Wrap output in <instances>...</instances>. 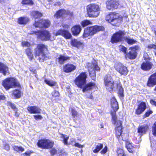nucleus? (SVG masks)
Listing matches in <instances>:
<instances>
[{
    "instance_id": "dca6fc26",
    "label": "nucleus",
    "mask_w": 156,
    "mask_h": 156,
    "mask_svg": "<svg viewBox=\"0 0 156 156\" xmlns=\"http://www.w3.org/2000/svg\"><path fill=\"white\" fill-rule=\"evenodd\" d=\"M90 34L91 35H93L97 32L101 31H103L104 30V28L102 26H95L88 28Z\"/></svg>"
},
{
    "instance_id": "bb28decb",
    "label": "nucleus",
    "mask_w": 156,
    "mask_h": 156,
    "mask_svg": "<svg viewBox=\"0 0 156 156\" xmlns=\"http://www.w3.org/2000/svg\"><path fill=\"white\" fill-rule=\"evenodd\" d=\"M148 129L147 126L144 125L139 126L138 129V132L140 135L145 134Z\"/></svg>"
},
{
    "instance_id": "6e6552de",
    "label": "nucleus",
    "mask_w": 156,
    "mask_h": 156,
    "mask_svg": "<svg viewBox=\"0 0 156 156\" xmlns=\"http://www.w3.org/2000/svg\"><path fill=\"white\" fill-rule=\"evenodd\" d=\"M111 101V107L114 111L113 112L111 113L112 116V122L113 124H116V122L119 120L117 119L115 112L119 108L116 99L114 97H113L112 98Z\"/></svg>"
},
{
    "instance_id": "c9c22d12",
    "label": "nucleus",
    "mask_w": 156,
    "mask_h": 156,
    "mask_svg": "<svg viewBox=\"0 0 156 156\" xmlns=\"http://www.w3.org/2000/svg\"><path fill=\"white\" fill-rule=\"evenodd\" d=\"M69 58L68 57L62 55L59 58V62L60 64H62L64 62L68 59Z\"/></svg>"
},
{
    "instance_id": "c03bdc74",
    "label": "nucleus",
    "mask_w": 156,
    "mask_h": 156,
    "mask_svg": "<svg viewBox=\"0 0 156 156\" xmlns=\"http://www.w3.org/2000/svg\"><path fill=\"white\" fill-rule=\"evenodd\" d=\"M91 23L88 20H84L81 22V24L83 27H85L88 25L91 24Z\"/></svg>"
},
{
    "instance_id": "774afa93",
    "label": "nucleus",
    "mask_w": 156,
    "mask_h": 156,
    "mask_svg": "<svg viewBox=\"0 0 156 156\" xmlns=\"http://www.w3.org/2000/svg\"><path fill=\"white\" fill-rule=\"evenodd\" d=\"M11 107L13 109H15L16 108V107L14 106V105L13 104H11Z\"/></svg>"
},
{
    "instance_id": "0e129e2a",
    "label": "nucleus",
    "mask_w": 156,
    "mask_h": 156,
    "mask_svg": "<svg viewBox=\"0 0 156 156\" xmlns=\"http://www.w3.org/2000/svg\"><path fill=\"white\" fill-rule=\"evenodd\" d=\"M5 99V97L4 95H0V101L3 100Z\"/></svg>"
},
{
    "instance_id": "69168bd1",
    "label": "nucleus",
    "mask_w": 156,
    "mask_h": 156,
    "mask_svg": "<svg viewBox=\"0 0 156 156\" xmlns=\"http://www.w3.org/2000/svg\"><path fill=\"white\" fill-rule=\"evenodd\" d=\"M7 0H0V2L1 3H3L7 2Z\"/></svg>"
},
{
    "instance_id": "5fc2aeb1",
    "label": "nucleus",
    "mask_w": 156,
    "mask_h": 156,
    "mask_svg": "<svg viewBox=\"0 0 156 156\" xmlns=\"http://www.w3.org/2000/svg\"><path fill=\"white\" fill-rule=\"evenodd\" d=\"M152 111L150 110L148 111L145 114L144 117H148L151 114H152Z\"/></svg>"
},
{
    "instance_id": "423d86ee",
    "label": "nucleus",
    "mask_w": 156,
    "mask_h": 156,
    "mask_svg": "<svg viewBox=\"0 0 156 156\" xmlns=\"http://www.w3.org/2000/svg\"><path fill=\"white\" fill-rule=\"evenodd\" d=\"M115 126V131L117 137L119 140H122L126 141L127 139L128 134L127 133L123 134L122 133V127L121 126L122 122L120 120H119L116 122V124H114Z\"/></svg>"
},
{
    "instance_id": "8fccbe9b",
    "label": "nucleus",
    "mask_w": 156,
    "mask_h": 156,
    "mask_svg": "<svg viewBox=\"0 0 156 156\" xmlns=\"http://www.w3.org/2000/svg\"><path fill=\"white\" fill-rule=\"evenodd\" d=\"M22 44L23 46L27 47H29L31 45L30 43L25 41H23L22 43Z\"/></svg>"
},
{
    "instance_id": "49530a36",
    "label": "nucleus",
    "mask_w": 156,
    "mask_h": 156,
    "mask_svg": "<svg viewBox=\"0 0 156 156\" xmlns=\"http://www.w3.org/2000/svg\"><path fill=\"white\" fill-rule=\"evenodd\" d=\"M61 137L63 139L64 143L65 144H67L68 143L67 140L69 138V136L66 135L62 134Z\"/></svg>"
},
{
    "instance_id": "f3484780",
    "label": "nucleus",
    "mask_w": 156,
    "mask_h": 156,
    "mask_svg": "<svg viewBox=\"0 0 156 156\" xmlns=\"http://www.w3.org/2000/svg\"><path fill=\"white\" fill-rule=\"evenodd\" d=\"M155 85H156V73L151 76L147 82V86L149 87H153Z\"/></svg>"
},
{
    "instance_id": "680f3d73",
    "label": "nucleus",
    "mask_w": 156,
    "mask_h": 156,
    "mask_svg": "<svg viewBox=\"0 0 156 156\" xmlns=\"http://www.w3.org/2000/svg\"><path fill=\"white\" fill-rule=\"evenodd\" d=\"M4 147L7 150H9V146L8 144H5Z\"/></svg>"
},
{
    "instance_id": "ea45409f",
    "label": "nucleus",
    "mask_w": 156,
    "mask_h": 156,
    "mask_svg": "<svg viewBox=\"0 0 156 156\" xmlns=\"http://www.w3.org/2000/svg\"><path fill=\"white\" fill-rule=\"evenodd\" d=\"M44 82L48 85L51 86H53L55 85L56 83L55 81L48 80H45Z\"/></svg>"
},
{
    "instance_id": "f03ea898",
    "label": "nucleus",
    "mask_w": 156,
    "mask_h": 156,
    "mask_svg": "<svg viewBox=\"0 0 156 156\" xmlns=\"http://www.w3.org/2000/svg\"><path fill=\"white\" fill-rule=\"evenodd\" d=\"M48 48L47 46L44 44H37L34 50L36 58L40 62H43L48 58L47 56Z\"/></svg>"
},
{
    "instance_id": "de8ad7c7",
    "label": "nucleus",
    "mask_w": 156,
    "mask_h": 156,
    "mask_svg": "<svg viewBox=\"0 0 156 156\" xmlns=\"http://www.w3.org/2000/svg\"><path fill=\"white\" fill-rule=\"evenodd\" d=\"M22 3L23 4H28L30 5L33 4V2L32 0H23Z\"/></svg>"
},
{
    "instance_id": "58836bf2",
    "label": "nucleus",
    "mask_w": 156,
    "mask_h": 156,
    "mask_svg": "<svg viewBox=\"0 0 156 156\" xmlns=\"http://www.w3.org/2000/svg\"><path fill=\"white\" fill-rule=\"evenodd\" d=\"M71 112L72 116L75 118L77 119L79 118V114L74 109L72 108L71 110Z\"/></svg>"
},
{
    "instance_id": "6e6d98bb",
    "label": "nucleus",
    "mask_w": 156,
    "mask_h": 156,
    "mask_svg": "<svg viewBox=\"0 0 156 156\" xmlns=\"http://www.w3.org/2000/svg\"><path fill=\"white\" fill-rule=\"evenodd\" d=\"M147 48H153L154 49H156V45L155 44H150L147 46Z\"/></svg>"
},
{
    "instance_id": "e2e57ef3",
    "label": "nucleus",
    "mask_w": 156,
    "mask_h": 156,
    "mask_svg": "<svg viewBox=\"0 0 156 156\" xmlns=\"http://www.w3.org/2000/svg\"><path fill=\"white\" fill-rule=\"evenodd\" d=\"M87 98H89L92 99H93V96L92 95L91 93V94H90L89 95H88V94L87 95Z\"/></svg>"
},
{
    "instance_id": "c756f323",
    "label": "nucleus",
    "mask_w": 156,
    "mask_h": 156,
    "mask_svg": "<svg viewBox=\"0 0 156 156\" xmlns=\"http://www.w3.org/2000/svg\"><path fill=\"white\" fill-rule=\"evenodd\" d=\"M12 94L15 98H19L21 96V92L19 90H15L13 91Z\"/></svg>"
},
{
    "instance_id": "c85d7f7f",
    "label": "nucleus",
    "mask_w": 156,
    "mask_h": 156,
    "mask_svg": "<svg viewBox=\"0 0 156 156\" xmlns=\"http://www.w3.org/2000/svg\"><path fill=\"white\" fill-rule=\"evenodd\" d=\"M117 89L119 90L118 94L120 97H123V90L122 87L120 83L116 84Z\"/></svg>"
},
{
    "instance_id": "473e14b6",
    "label": "nucleus",
    "mask_w": 156,
    "mask_h": 156,
    "mask_svg": "<svg viewBox=\"0 0 156 156\" xmlns=\"http://www.w3.org/2000/svg\"><path fill=\"white\" fill-rule=\"evenodd\" d=\"M31 14L33 16L35 19H37V18L40 17L42 16L41 13L39 12L38 11H34L32 12Z\"/></svg>"
},
{
    "instance_id": "f8f14e48",
    "label": "nucleus",
    "mask_w": 156,
    "mask_h": 156,
    "mask_svg": "<svg viewBox=\"0 0 156 156\" xmlns=\"http://www.w3.org/2000/svg\"><path fill=\"white\" fill-rule=\"evenodd\" d=\"M30 34H35L37 36L38 38H42L45 37L48 39V38H50L51 36L50 34L46 30L31 32Z\"/></svg>"
},
{
    "instance_id": "5701e85b",
    "label": "nucleus",
    "mask_w": 156,
    "mask_h": 156,
    "mask_svg": "<svg viewBox=\"0 0 156 156\" xmlns=\"http://www.w3.org/2000/svg\"><path fill=\"white\" fill-rule=\"evenodd\" d=\"M146 104L144 102H141L138 106V108L136 109V114L139 115L142 113L146 109Z\"/></svg>"
},
{
    "instance_id": "39448f33",
    "label": "nucleus",
    "mask_w": 156,
    "mask_h": 156,
    "mask_svg": "<svg viewBox=\"0 0 156 156\" xmlns=\"http://www.w3.org/2000/svg\"><path fill=\"white\" fill-rule=\"evenodd\" d=\"M2 85L7 90L16 87H20L19 83L13 78H9L5 79L3 81Z\"/></svg>"
},
{
    "instance_id": "72a5a7b5",
    "label": "nucleus",
    "mask_w": 156,
    "mask_h": 156,
    "mask_svg": "<svg viewBox=\"0 0 156 156\" xmlns=\"http://www.w3.org/2000/svg\"><path fill=\"white\" fill-rule=\"evenodd\" d=\"M103 147V145L102 144L100 143L98 144L96 146L95 148L93 149V152L94 153H97Z\"/></svg>"
},
{
    "instance_id": "4d7b16f0",
    "label": "nucleus",
    "mask_w": 156,
    "mask_h": 156,
    "mask_svg": "<svg viewBox=\"0 0 156 156\" xmlns=\"http://www.w3.org/2000/svg\"><path fill=\"white\" fill-rule=\"evenodd\" d=\"M107 146H105V147L103 149V150L101 151V154H105L107 151Z\"/></svg>"
},
{
    "instance_id": "f704fd0d",
    "label": "nucleus",
    "mask_w": 156,
    "mask_h": 156,
    "mask_svg": "<svg viewBox=\"0 0 156 156\" xmlns=\"http://www.w3.org/2000/svg\"><path fill=\"white\" fill-rule=\"evenodd\" d=\"M117 156H125V155L123 150L121 148H118L116 151Z\"/></svg>"
},
{
    "instance_id": "2eb2a0df",
    "label": "nucleus",
    "mask_w": 156,
    "mask_h": 156,
    "mask_svg": "<svg viewBox=\"0 0 156 156\" xmlns=\"http://www.w3.org/2000/svg\"><path fill=\"white\" fill-rule=\"evenodd\" d=\"M61 35L66 39L72 38V36L70 33L66 30H59L57 32L56 35Z\"/></svg>"
},
{
    "instance_id": "393cba45",
    "label": "nucleus",
    "mask_w": 156,
    "mask_h": 156,
    "mask_svg": "<svg viewBox=\"0 0 156 156\" xmlns=\"http://www.w3.org/2000/svg\"><path fill=\"white\" fill-rule=\"evenodd\" d=\"M9 72L8 67L5 65L0 62V73L5 75Z\"/></svg>"
},
{
    "instance_id": "7ed1b4c3",
    "label": "nucleus",
    "mask_w": 156,
    "mask_h": 156,
    "mask_svg": "<svg viewBox=\"0 0 156 156\" xmlns=\"http://www.w3.org/2000/svg\"><path fill=\"white\" fill-rule=\"evenodd\" d=\"M87 14L91 17H97L100 12V8L98 5L95 4L89 5L87 7Z\"/></svg>"
},
{
    "instance_id": "37998d69",
    "label": "nucleus",
    "mask_w": 156,
    "mask_h": 156,
    "mask_svg": "<svg viewBox=\"0 0 156 156\" xmlns=\"http://www.w3.org/2000/svg\"><path fill=\"white\" fill-rule=\"evenodd\" d=\"M119 48L120 51L122 52L124 55H126L127 48L122 45L119 46Z\"/></svg>"
},
{
    "instance_id": "b1692460",
    "label": "nucleus",
    "mask_w": 156,
    "mask_h": 156,
    "mask_svg": "<svg viewBox=\"0 0 156 156\" xmlns=\"http://www.w3.org/2000/svg\"><path fill=\"white\" fill-rule=\"evenodd\" d=\"M81 30V26L80 25H76L71 28V31L73 35L77 36L80 33Z\"/></svg>"
},
{
    "instance_id": "a18cd8bd",
    "label": "nucleus",
    "mask_w": 156,
    "mask_h": 156,
    "mask_svg": "<svg viewBox=\"0 0 156 156\" xmlns=\"http://www.w3.org/2000/svg\"><path fill=\"white\" fill-rule=\"evenodd\" d=\"M14 150L17 151L19 152V151L22 152L24 151V149L21 147H18V146H14L13 147Z\"/></svg>"
},
{
    "instance_id": "864d4df0",
    "label": "nucleus",
    "mask_w": 156,
    "mask_h": 156,
    "mask_svg": "<svg viewBox=\"0 0 156 156\" xmlns=\"http://www.w3.org/2000/svg\"><path fill=\"white\" fill-rule=\"evenodd\" d=\"M57 151L56 149L53 148L50 151V153L51 155H54L57 153Z\"/></svg>"
},
{
    "instance_id": "f257e3e1",
    "label": "nucleus",
    "mask_w": 156,
    "mask_h": 156,
    "mask_svg": "<svg viewBox=\"0 0 156 156\" xmlns=\"http://www.w3.org/2000/svg\"><path fill=\"white\" fill-rule=\"evenodd\" d=\"M86 78L87 75L86 73H82L76 78L75 80L76 84L80 88H83V92L91 90L96 87V84L94 83L90 82L83 87V86L86 83Z\"/></svg>"
},
{
    "instance_id": "2f4dec72",
    "label": "nucleus",
    "mask_w": 156,
    "mask_h": 156,
    "mask_svg": "<svg viewBox=\"0 0 156 156\" xmlns=\"http://www.w3.org/2000/svg\"><path fill=\"white\" fill-rule=\"evenodd\" d=\"M26 52L30 60H32L34 57L32 50L29 48H27L26 50Z\"/></svg>"
},
{
    "instance_id": "4c0bfd02",
    "label": "nucleus",
    "mask_w": 156,
    "mask_h": 156,
    "mask_svg": "<svg viewBox=\"0 0 156 156\" xmlns=\"http://www.w3.org/2000/svg\"><path fill=\"white\" fill-rule=\"evenodd\" d=\"M126 144V147L129 151L130 152H132L133 151L132 149L133 148V146H132L131 144L129 142H127Z\"/></svg>"
},
{
    "instance_id": "13d9d810",
    "label": "nucleus",
    "mask_w": 156,
    "mask_h": 156,
    "mask_svg": "<svg viewBox=\"0 0 156 156\" xmlns=\"http://www.w3.org/2000/svg\"><path fill=\"white\" fill-rule=\"evenodd\" d=\"M74 145L77 147L79 148H82L83 147V145H81L78 143H75L74 144Z\"/></svg>"
},
{
    "instance_id": "052dcab7",
    "label": "nucleus",
    "mask_w": 156,
    "mask_h": 156,
    "mask_svg": "<svg viewBox=\"0 0 156 156\" xmlns=\"http://www.w3.org/2000/svg\"><path fill=\"white\" fill-rule=\"evenodd\" d=\"M150 103L152 105H154L156 106V101H154L153 100H151L150 101Z\"/></svg>"
},
{
    "instance_id": "ddd939ff",
    "label": "nucleus",
    "mask_w": 156,
    "mask_h": 156,
    "mask_svg": "<svg viewBox=\"0 0 156 156\" xmlns=\"http://www.w3.org/2000/svg\"><path fill=\"white\" fill-rule=\"evenodd\" d=\"M107 8L109 10H113L118 8L119 5L118 2L115 0H111L106 2Z\"/></svg>"
},
{
    "instance_id": "603ef678",
    "label": "nucleus",
    "mask_w": 156,
    "mask_h": 156,
    "mask_svg": "<svg viewBox=\"0 0 156 156\" xmlns=\"http://www.w3.org/2000/svg\"><path fill=\"white\" fill-rule=\"evenodd\" d=\"M34 118L36 120H39L41 119H42V117L40 115H34Z\"/></svg>"
},
{
    "instance_id": "338daca9",
    "label": "nucleus",
    "mask_w": 156,
    "mask_h": 156,
    "mask_svg": "<svg viewBox=\"0 0 156 156\" xmlns=\"http://www.w3.org/2000/svg\"><path fill=\"white\" fill-rule=\"evenodd\" d=\"M67 155V154L66 153L64 152L62 153L60 155V156H66Z\"/></svg>"
},
{
    "instance_id": "9b49d317",
    "label": "nucleus",
    "mask_w": 156,
    "mask_h": 156,
    "mask_svg": "<svg viewBox=\"0 0 156 156\" xmlns=\"http://www.w3.org/2000/svg\"><path fill=\"white\" fill-rule=\"evenodd\" d=\"M115 67L116 70L122 75H126L128 73V71L127 67L121 63L116 64Z\"/></svg>"
},
{
    "instance_id": "6ab92c4d",
    "label": "nucleus",
    "mask_w": 156,
    "mask_h": 156,
    "mask_svg": "<svg viewBox=\"0 0 156 156\" xmlns=\"http://www.w3.org/2000/svg\"><path fill=\"white\" fill-rule=\"evenodd\" d=\"M153 66L152 63L149 61L143 62L141 65V68L144 71H148L151 69Z\"/></svg>"
},
{
    "instance_id": "412c9836",
    "label": "nucleus",
    "mask_w": 156,
    "mask_h": 156,
    "mask_svg": "<svg viewBox=\"0 0 156 156\" xmlns=\"http://www.w3.org/2000/svg\"><path fill=\"white\" fill-rule=\"evenodd\" d=\"M76 66L71 64H68L64 66L63 71L66 73H69L74 71L76 69Z\"/></svg>"
},
{
    "instance_id": "9d476101",
    "label": "nucleus",
    "mask_w": 156,
    "mask_h": 156,
    "mask_svg": "<svg viewBox=\"0 0 156 156\" xmlns=\"http://www.w3.org/2000/svg\"><path fill=\"white\" fill-rule=\"evenodd\" d=\"M104 83L107 90L110 92L112 91L115 88L113 80L109 75H106L105 76Z\"/></svg>"
},
{
    "instance_id": "a19ab883",
    "label": "nucleus",
    "mask_w": 156,
    "mask_h": 156,
    "mask_svg": "<svg viewBox=\"0 0 156 156\" xmlns=\"http://www.w3.org/2000/svg\"><path fill=\"white\" fill-rule=\"evenodd\" d=\"M90 33V32L88 28L85 29L83 35V38H86L90 35H91Z\"/></svg>"
},
{
    "instance_id": "4be33fe9",
    "label": "nucleus",
    "mask_w": 156,
    "mask_h": 156,
    "mask_svg": "<svg viewBox=\"0 0 156 156\" xmlns=\"http://www.w3.org/2000/svg\"><path fill=\"white\" fill-rule=\"evenodd\" d=\"M27 109L31 114H38L41 113V109L38 107L31 106L28 107Z\"/></svg>"
},
{
    "instance_id": "cd10ccee",
    "label": "nucleus",
    "mask_w": 156,
    "mask_h": 156,
    "mask_svg": "<svg viewBox=\"0 0 156 156\" xmlns=\"http://www.w3.org/2000/svg\"><path fill=\"white\" fill-rule=\"evenodd\" d=\"M29 21V19L27 17H21L18 20L19 23L21 24H25Z\"/></svg>"
},
{
    "instance_id": "7c9ffc66",
    "label": "nucleus",
    "mask_w": 156,
    "mask_h": 156,
    "mask_svg": "<svg viewBox=\"0 0 156 156\" xmlns=\"http://www.w3.org/2000/svg\"><path fill=\"white\" fill-rule=\"evenodd\" d=\"M42 22L43 19H39V20L37 19H35V23L34 25L35 27H42Z\"/></svg>"
},
{
    "instance_id": "e433bc0d",
    "label": "nucleus",
    "mask_w": 156,
    "mask_h": 156,
    "mask_svg": "<svg viewBox=\"0 0 156 156\" xmlns=\"http://www.w3.org/2000/svg\"><path fill=\"white\" fill-rule=\"evenodd\" d=\"M42 23V27H44L46 28H48L50 25V22L48 20H43Z\"/></svg>"
},
{
    "instance_id": "a878e982",
    "label": "nucleus",
    "mask_w": 156,
    "mask_h": 156,
    "mask_svg": "<svg viewBox=\"0 0 156 156\" xmlns=\"http://www.w3.org/2000/svg\"><path fill=\"white\" fill-rule=\"evenodd\" d=\"M71 44L72 46L79 48H83L84 46L82 43L78 41L77 40H72Z\"/></svg>"
},
{
    "instance_id": "79ce46f5",
    "label": "nucleus",
    "mask_w": 156,
    "mask_h": 156,
    "mask_svg": "<svg viewBox=\"0 0 156 156\" xmlns=\"http://www.w3.org/2000/svg\"><path fill=\"white\" fill-rule=\"evenodd\" d=\"M51 94L52 96V98L55 99L58 98L60 95L59 92L55 90L52 91L51 92Z\"/></svg>"
},
{
    "instance_id": "aec40b11",
    "label": "nucleus",
    "mask_w": 156,
    "mask_h": 156,
    "mask_svg": "<svg viewBox=\"0 0 156 156\" xmlns=\"http://www.w3.org/2000/svg\"><path fill=\"white\" fill-rule=\"evenodd\" d=\"M69 12L64 9H61L56 12L54 15V17L56 18H58L64 16L65 15L68 14Z\"/></svg>"
},
{
    "instance_id": "3c124183",
    "label": "nucleus",
    "mask_w": 156,
    "mask_h": 156,
    "mask_svg": "<svg viewBox=\"0 0 156 156\" xmlns=\"http://www.w3.org/2000/svg\"><path fill=\"white\" fill-rule=\"evenodd\" d=\"M126 42L129 44L132 45L135 44L136 41L134 40H126Z\"/></svg>"
},
{
    "instance_id": "bf43d9fd",
    "label": "nucleus",
    "mask_w": 156,
    "mask_h": 156,
    "mask_svg": "<svg viewBox=\"0 0 156 156\" xmlns=\"http://www.w3.org/2000/svg\"><path fill=\"white\" fill-rule=\"evenodd\" d=\"M119 40H111V42L112 43H116L119 41Z\"/></svg>"
},
{
    "instance_id": "a211bd4d",
    "label": "nucleus",
    "mask_w": 156,
    "mask_h": 156,
    "mask_svg": "<svg viewBox=\"0 0 156 156\" xmlns=\"http://www.w3.org/2000/svg\"><path fill=\"white\" fill-rule=\"evenodd\" d=\"M130 49L131 51L125 56V57L126 59L128 58L133 59H135L137 55V53L136 51L133 48H130Z\"/></svg>"
},
{
    "instance_id": "20e7f679",
    "label": "nucleus",
    "mask_w": 156,
    "mask_h": 156,
    "mask_svg": "<svg viewBox=\"0 0 156 156\" xmlns=\"http://www.w3.org/2000/svg\"><path fill=\"white\" fill-rule=\"evenodd\" d=\"M122 17L118 13L115 12H110L107 15L106 17V20L112 23L113 25H115L118 23L121 22L122 21Z\"/></svg>"
},
{
    "instance_id": "0eeeda50",
    "label": "nucleus",
    "mask_w": 156,
    "mask_h": 156,
    "mask_svg": "<svg viewBox=\"0 0 156 156\" xmlns=\"http://www.w3.org/2000/svg\"><path fill=\"white\" fill-rule=\"evenodd\" d=\"M90 76L93 80L95 79V70L99 71V67L97 65L96 61L94 60L91 63H88L87 65Z\"/></svg>"
},
{
    "instance_id": "09e8293b",
    "label": "nucleus",
    "mask_w": 156,
    "mask_h": 156,
    "mask_svg": "<svg viewBox=\"0 0 156 156\" xmlns=\"http://www.w3.org/2000/svg\"><path fill=\"white\" fill-rule=\"evenodd\" d=\"M152 133L153 135L156 136V122L154 123L152 127Z\"/></svg>"
},
{
    "instance_id": "1a4fd4ad",
    "label": "nucleus",
    "mask_w": 156,
    "mask_h": 156,
    "mask_svg": "<svg viewBox=\"0 0 156 156\" xmlns=\"http://www.w3.org/2000/svg\"><path fill=\"white\" fill-rule=\"evenodd\" d=\"M54 142L48 139L41 140L38 141L37 143L38 146L44 149H48L52 148Z\"/></svg>"
},
{
    "instance_id": "4468645a",
    "label": "nucleus",
    "mask_w": 156,
    "mask_h": 156,
    "mask_svg": "<svg viewBox=\"0 0 156 156\" xmlns=\"http://www.w3.org/2000/svg\"><path fill=\"white\" fill-rule=\"evenodd\" d=\"M126 34L124 31L119 30L113 34L111 39H130L128 37L125 38Z\"/></svg>"
}]
</instances>
